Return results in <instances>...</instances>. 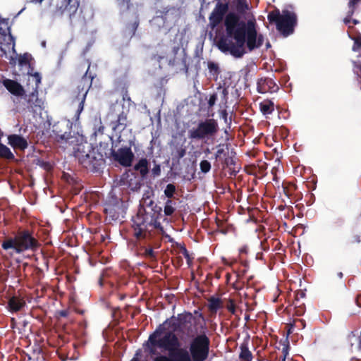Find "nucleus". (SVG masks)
Returning <instances> with one entry per match:
<instances>
[{
	"label": "nucleus",
	"mask_w": 361,
	"mask_h": 361,
	"mask_svg": "<svg viewBox=\"0 0 361 361\" xmlns=\"http://www.w3.org/2000/svg\"><path fill=\"white\" fill-rule=\"evenodd\" d=\"M208 305L212 312H216L221 307V301L218 298H211Z\"/></svg>",
	"instance_id": "dca6fc26"
},
{
	"label": "nucleus",
	"mask_w": 361,
	"mask_h": 361,
	"mask_svg": "<svg viewBox=\"0 0 361 361\" xmlns=\"http://www.w3.org/2000/svg\"><path fill=\"white\" fill-rule=\"evenodd\" d=\"M174 191H175V186L173 185L172 184H169V185H167V186L164 190V193L168 197H171L173 196Z\"/></svg>",
	"instance_id": "aec40b11"
},
{
	"label": "nucleus",
	"mask_w": 361,
	"mask_h": 361,
	"mask_svg": "<svg viewBox=\"0 0 361 361\" xmlns=\"http://www.w3.org/2000/svg\"><path fill=\"white\" fill-rule=\"evenodd\" d=\"M268 18L270 21L276 23L277 29L285 37L293 33L296 24V17L293 12L284 10L281 14L279 11H275L269 14Z\"/></svg>",
	"instance_id": "7ed1b4c3"
},
{
	"label": "nucleus",
	"mask_w": 361,
	"mask_h": 361,
	"mask_svg": "<svg viewBox=\"0 0 361 361\" xmlns=\"http://www.w3.org/2000/svg\"><path fill=\"white\" fill-rule=\"evenodd\" d=\"M36 245L35 240L28 234L23 233L14 239L5 241L2 246L4 249H13L16 252H20L28 249H32Z\"/></svg>",
	"instance_id": "20e7f679"
},
{
	"label": "nucleus",
	"mask_w": 361,
	"mask_h": 361,
	"mask_svg": "<svg viewBox=\"0 0 361 361\" xmlns=\"http://www.w3.org/2000/svg\"><path fill=\"white\" fill-rule=\"evenodd\" d=\"M228 309L232 312H234V310H235V308H234V305L233 303H231L228 307Z\"/></svg>",
	"instance_id": "a878e982"
},
{
	"label": "nucleus",
	"mask_w": 361,
	"mask_h": 361,
	"mask_svg": "<svg viewBox=\"0 0 361 361\" xmlns=\"http://www.w3.org/2000/svg\"><path fill=\"white\" fill-rule=\"evenodd\" d=\"M140 352H137L135 357L130 361H139Z\"/></svg>",
	"instance_id": "393cba45"
},
{
	"label": "nucleus",
	"mask_w": 361,
	"mask_h": 361,
	"mask_svg": "<svg viewBox=\"0 0 361 361\" xmlns=\"http://www.w3.org/2000/svg\"><path fill=\"white\" fill-rule=\"evenodd\" d=\"M84 100H85V98H83V99L82 100V102L80 104V111L83 109Z\"/></svg>",
	"instance_id": "bb28decb"
},
{
	"label": "nucleus",
	"mask_w": 361,
	"mask_h": 361,
	"mask_svg": "<svg viewBox=\"0 0 361 361\" xmlns=\"http://www.w3.org/2000/svg\"><path fill=\"white\" fill-rule=\"evenodd\" d=\"M191 353L195 361L204 360L208 353V340L205 336L197 337L192 343Z\"/></svg>",
	"instance_id": "39448f33"
},
{
	"label": "nucleus",
	"mask_w": 361,
	"mask_h": 361,
	"mask_svg": "<svg viewBox=\"0 0 361 361\" xmlns=\"http://www.w3.org/2000/svg\"><path fill=\"white\" fill-rule=\"evenodd\" d=\"M345 23H349V20H345Z\"/></svg>",
	"instance_id": "7c9ffc66"
},
{
	"label": "nucleus",
	"mask_w": 361,
	"mask_h": 361,
	"mask_svg": "<svg viewBox=\"0 0 361 361\" xmlns=\"http://www.w3.org/2000/svg\"><path fill=\"white\" fill-rule=\"evenodd\" d=\"M216 130V124L214 121L209 120L201 123L197 129L190 131V137L192 138H203L207 135L213 134Z\"/></svg>",
	"instance_id": "423d86ee"
},
{
	"label": "nucleus",
	"mask_w": 361,
	"mask_h": 361,
	"mask_svg": "<svg viewBox=\"0 0 361 361\" xmlns=\"http://www.w3.org/2000/svg\"><path fill=\"white\" fill-rule=\"evenodd\" d=\"M33 2L41 3L43 0H31Z\"/></svg>",
	"instance_id": "cd10ccee"
},
{
	"label": "nucleus",
	"mask_w": 361,
	"mask_h": 361,
	"mask_svg": "<svg viewBox=\"0 0 361 361\" xmlns=\"http://www.w3.org/2000/svg\"><path fill=\"white\" fill-rule=\"evenodd\" d=\"M25 302L18 298L13 297L9 301V307L13 311H18L22 308Z\"/></svg>",
	"instance_id": "f8f14e48"
},
{
	"label": "nucleus",
	"mask_w": 361,
	"mask_h": 361,
	"mask_svg": "<svg viewBox=\"0 0 361 361\" xmlns=\"http://www.w3.org/2000/svg\"><path fill=\"white\" fill-rule=\"evenodd\" d=\"M240 356L245 361H251V353L245 347L241 348Z\"/></svg>",
	"instance_id": "f3484780"
},
{
	"label": "nucleus",
	"mask_w": 361,
	"mask_h": 361,
	"mask_svg": "<svg viewBox=\"0 0 361 361\" xmlns=\"http://www.w3.org/2000/svg\"><path fill=\"white\" fill-rule=\"evenodd\" d=\"M174 212V208L171 205V202L168 201L164 207V213L166 215H171Z\"/></svg>",
	"instance_id": "4be33fe9"
},
{
	"label": "nucleus",
	"mask_w": 361,
	"mask_h": 361,
	"mask_svg": "<svg viewBox=\"0 0 361 361\" xmlns=\"http://www.w3.org/2000/svg\"><path fill=\"white\" fill-rule=\"evenodd\" d=\"M355 71L357 74L361 75V63H357L355 65Z\"/></svg>",
	"instance_id": "b1692460"
},
{
	"label": "nucleus",
	"mask_w": 361,
	"mask_h": 361,
	"mask_svg": "<svg viewBox=\"0 0 361 361\" xmlns=\"http://www.w3.org/2000/svg\"><path fill=\"white\" fill-rule=\"evenodd\" d=\"M222 19V16L218 12H214L212 13L209 20L210 24L212 27L216 26Z\"/></svg>",
	"instance_id": "2eb2a0df"
},
{
	"label": "nucleus",
	"mask_w": 361,
	"mask_h": 361,
	"mask_svg": "<svg viewBox=\"0 0 361 361\" xmlns=\"http://www.w3.org/2000/svg\"><path fill=\"white\" fill-rule=\"evenodd\" d=\"M4 85L13 94L20 95L23 93V90L20 85L15 81L6 80L4 81Z\"/></svg>",
	"instance_id": "9d476101"
},
{
	"label": "nucleus",
	"mask_w": 361,
	"mask_h": 361,
	"mask_svg": "<svg viewBox=\"0 0 361 361\" xmlns=\"http://www.w3.org/2000/svg\"><path fill=\"white\" fill-rule=\"evenodd\" d=\"M4 23V20H1V19L0 18V25H1V23Z\"/></svg>",
	"instance_id": "c85d7f7f"
},
{
	"label": "nucleus",
	"mask_w": 361,
	"mask_h": 361,
	"mask_svg": "<svg viewBox=\"0 0 361 361\" xmlns=\"http://www.w3.org/2000/svg\"><path fill=\"white\" fill-rule=\"evenodd\" d=\"M28 75V85H30L32 89H37L41 82V77L37 73L34 74L27 73Z\"/></svg>",
	"instance_id": "9b49d317"
},
{
	"label": "nucleus",
	"mask_w": 361,
	"mask_h": 361,
	"mask_svg": "<svg viewBox=\"0 0 361 361\" xmlns=\"http://www.w3.org/2000/svg\"><path fill=\"white\" fill-rule=\"evenodd\" d=\"M355 41L354 46L353 47V50L354 51H358L361 54V37H352Z\"/></svg>",
	"instance_id": "a211bd4d"
},
{
	"label": "nucleus",
	"mask_w": 361,
	"mask_h": 361,
	"mask_svg": "<svg viewBox=\"0 0 361 361\" xmlns=\"http://www.w3.org/2000/svg\"><path fill=\"white\" fill-rule=\"evenodd\" d=\"M213 102H214L212 101V99H210V101H209L210 104H213Z\"/></svg>",
	"instance_id": "c756f323"
},
{
	"label": "nucleus",
	"mask_w": 361,
	"mask_h": 361,
	"mask_svg": "<svg viewBox=\"0 0 361 361\" xmlns=\"http://www.w3.org/2000/svg\"><path fill=\"white\" fill-rule=\"evenodd\" d=\"M260 110L263 114H271L274 111V103L271 101H264L260 103Z\"/></svg>",
	"instance_id": "ddd939ff"
},
{
	"label": "nucleus",
	"mask_w": 361,
	"mask_h": 361,
	"mask_svg": "<svg viewBox=\"0 0 361 361\" xmlns=\"http://www.w3.org/2000/svg\"><path fill=\"white\" fill-rule=\"evenodd\" d=\"M211 165L209 161L204 160L202 161L200 163V169L202 172L207 173L210 170Z\"/></svg>",
	"instance_id": "412c9836"
},
{
	"label": "nucleus",
	"mask_w": 361,
	"mask_h": 361,
	"mask_svg": "<svg viewBox=\"0 0 361 361\" xmlns=\"http://www.w3.org/2000/svg\"><path fill=\"white\" fill-rule=\"evenodd\" d=\"M28 56L25 55L19 59L18 66L20 67H25V69L29 70L30 65L28 64Z\"/></svg>",
	"instance_id": "6ab92c4d"
},
{
	"label": "nucleus",
	"mask_w": 361,
	"mask_h": 361,
	"mask_svg": "<svg viewBox=\"0 0 361 361\" xmlns=\"http://www.w3.org/2000/svg\"><path fill=\"white\" fill-rule=\"evenodd\" d=\"M178 341L175 336L159 328L150 337L146 343V349L151 353H154L156 348L167 350L171 352L174 361H191L188 353L182 349H177Z\"/></svg>",
	"instance_id": "f03ea898"
},
{
	"label": "nucleus",
	"mask_w": 361,
	"mask_h": 361,
	"mask_svg": "<svg viewBox=\"0 0 361 361\" xmlns=\"http://www.w3.org/2000/svg\"><path fill=\"white\" fill-rule=\"evenodd\" d=\"M225 26L228 38L219 42V48L224 52L240 57L246 48L252 50L262 44V37L258 35L255 22L249 20L246 23L240 20L234 13H229L225 18Z\"/></svg>",
	"instance_id": "f257e3e1"
},
{
	"label": "nucleus",
	"mask_w": 361,
	"mask_h": 361,
	"mask_svg": "<svg viewBox=\"0 0 361 361\" xmlns=\"http://www.w3.org/2000/svg\"><path fill=\"white\" fill-rule=\"evenodd\" d=\"M54 1L57 3L59 0H54Z\"/></svg>",
	"instance_id": "473e14b6"
},
{
	"label": "nucleus",
	"mask_w": 361,
	"mask_h": 361,
	"mask_svg": "<svg viewBox=\"0 0 361 361\" xmlns=\"http://www.w3.org/2000/svg\"><path fill=\"white\" fill-rule=\"evenodd\" d=\"M135 170L138 171L141 175L145 176L148 172L147 161L142 159L135 166Z\"/></svg>",
	"instance_id": "4468645a"
},
{
	"label": "nucleus",
	"mask_w": 361,
	"mask_h": 361,
	"mask_svg": "<svg viewBox=\"0 0 361 361\" xmlns=\"http://www.w3.org/2000/svg\"><path fill=\"white\" fill-rule=\"evenodd\" d=\"M133 228L135 231V235L137 238H139L145 235V220L141 214H137L135 217H134Z\"/></svg>",
	"instance_id": "0eeeda50"
},
{
	"label": "nucleus",
	"mask_w": 361,
	"mask_h": 361,
	"mask_svg": "<svg viewBox=\"0 0 361 361\" xmlns=\"http://www.w3.org/2000/svg\"><path fill=\"white\" fill-rule=\"evenodd\" d=\"M122 1H126V2H128V0H122Z\"/></svg>",
	"instance_id": "2f4dec72"
},
{
	"label": "nucleus",
	"mask_w": 361,
	"mask_h": 361,
	"mask_svg": "<svg viewBox=\"0 0 361 361\" xmlns=\"http://www.w3.org/2000/svg\"><path fill=\"white\" fill-rule=\"evenodd\" d=\"M8 141V144L15 149H24L27 147V141L19 135H10Z\"/></svg>",
	"instance_id": "1a4fd4ad"
},
{
	"label": "nucleus",
	"mask_w": 361,
	"mask_h": 361,
	"mask_svg": "<svg viewBox=\"0 0 361 361\" xmlns=\"http://www.w3.org/2000/svg\"><path fill=\"white\" fill-rule=\"evenodd\" d=\"M155 361H174L173 359H171V358H168L166 357H164V356H160L159 357H157Z\"/></svg>",
	"instance_id": "5701e85b"
},
{
	"label": "nucleus",
	"mask_w": 361,
	"mask_h": 361,
	"mask_svg": "<svg viewBox=\"0 0 361 361\" xmlns=\"http://www.w3.org/2000/svg\"><path fill=\"white\" fill-rule=\"evenodd\" d=\"M116 157L121 164L128 166L131 164L134 155L129 148H124L118 152Z\"/></svg>",
	"instance_id": "6e6552de"
}]
</instances>
